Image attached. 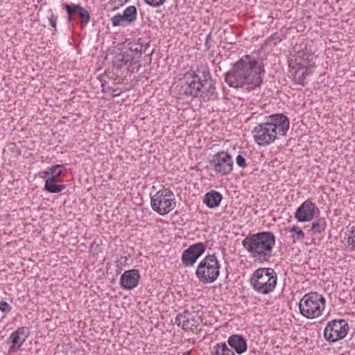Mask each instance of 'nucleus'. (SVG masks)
Segmentation results:
<instances>
[{
  "instance_id": "nucleus-1",
  "label": "nucleus",
  "mask_w": 355,
  "mask_h": 355,
  "mask_svg": "<svg viewBox=\"0 0 355 355\" xmlns=\"http://www.w3.org/2000/svg\"><path fill=\"white\" fill-rule=\"evenodd\" d=\"M266 71L262 60L245 55L236 61L225 74V81L231 87L251 90L260 87Z\"/></svg>"
},
{
  "instance_id": "nucleus-2",
  "label": "nucleus",
  "mask_w": 355,
  "mask_h": 355,
  "mask_svg": "<svg viewBox=\"0 0 355 355\" xmlns=\"http://www.w3.org/2000/svg\"><path fill=\"white\" fill-rule=\"evenodd\" d=\"M216 87L208 69L200 71L199 69L187 72L184 76V83L178 88L179 98L183 96L200 98L204 101H209L216 96Z\"/></svg>"
},
{
  "instance_id": "nucleus-3",
  "label": "nucleus",
  "mask_w": 355,
  "mask_h": 355,
  "mask_svg": "<svg viewBox=\"0 0 355 355\" xmlns=\"http://www.w3.org/2000/svg\"><path fill=\"white\" fill-rule=\"evenodd\" d=\"M290 127L288 118L283 114L268 116L266 121L259 123L252 130L254 141L260 146H266L285 136Z\"/></svg>"
},
{
  "instance_id": "nucleus-4",
  "label": "nucleus",
  "mask_w": 355,
  "mask_h": 355,
  "mask_svg": "<svg viewBox=\"0 0 355 355\" xmlns=\"http://www.w3.org/2000/svg\"><path fill=\"white\" fill-rule=\"evenodd\" d=\"M275 243V236L271 232H258L245 237L242 241L250 257L259 263L268 261L272 257Z\"/></svg>"
},
{
  "instance_id": "nucleus-5",
  "label": "nucleus",
  "mask_w": 355,
  "mask_h": 355,
  "mask_svg": "<svg viewBox=\"0 0 355 355\" xmlns=\"http://www.w3.org/2000/svg\"><path fill=\"white\" fill-rule=\"evenodd\" d=\"M277 283V275L274 269L259 268L251 275L250 284L253 290L261 295H268L275 290Z\"/></svg>"
},
{
  "instance_id": "nucleus-6",
  "label": "nucleus",
  "mask_w": 355,
  "mask_h": 355,
  "mask_svg": "<svg viewBox=\"0 0 355 355\" xmlns=\"http://www.w3.org/2000/svg\"><path fill=\"white\" fill-rule=\"evenodd\" d=\"M220 268V266L216 254H208L198 263L196 276L203 284H212L219 277Z\"/></svg>"
},
{
  "instance_id": "nucleus-7",
  "label": "nucleus",
  "mask_w": 355,
  "mask_h": 355,
  "mask_svg": "<svg viewBox=\"0 0 355 355\" xmlns=\"http://www.w3.org/2000/svg\"><path fill=\"white\" fill-rule=\"evenodd\" d=\"M325 302V298L317 292L307 293L298 303L300 313L309 319L318 318L324 309Z\"/></svg>"
},
{
  "instance_id": "nucleus-8",
  "label": "nucleus",
  "mask_w": 355,
  "mask_h": 355,
  "mask_svg": "<svg viewBox=\"0 0 355 355\" xmlns=\"http://www.w3.org/2000/svg\"><path fill=\"white\" fill-rule=\"evenodd\" d=\"M176 202L173 193L168 189L164 188L156 192L150 198L153 210L161 216L171 212L175 207Z\"/></svg>"
},
{
  "instance_id": "nucleus-9",
  "label": "nucleus",
  "mask_w": 355,
  "mask_h": 355,
  "mask_svg": "<svg viewBox=\"0 0 355 355\" xmlns=\"http://www.w3.org/2000/svg\"><path fill=\"white\" fill-rule=\"evenodd\" d=\"M348 322L344 319L329 321L324 330V338L329 343L343 339L349 331Z\"/></svg>"
},
{
  "instance_id": "nucleus-10",
  "label": "nucleus",
  "mask_w": 355,
  "mask_h": 355,
  "mask_svg": "<svg viewBox=\"0 0 355 355\" xmlns=\"http://www.w3.org/2000/svg\"><path fill=\"white\" fill-rule=\"evenodd\" d=\"M216 173L227 175L233 171V159L230 154L223 150L214 154L209 161Z\"/></svg>"
},
{
  "instance_id": "nucleus-11",
  "label": "nucleus",
  "mask_w": 355,
  "mask_h": 355,
  "mask_svg": "<svg viewBox=\"0 0 355 355\" xmlns=\"http://www.w3.org/2000/svg\"><path fill=\"white\" fill-rule=\"evenodd\" d=\"M206 246L199 242L190 245L182 254V262L185 267L193 266L197 259L205 252Z\"/></svg>"
},
{
  "instance_id": "nucleus-12",
  "label": "nucleus",
  "mask_w": 355,
  "mask_h": 355,
  "mask_svg": "<svg viewBox=\"0 0 355 355\" xmlns=\"http://www.w3.org/2000/svg\"><path fill=\"white\" fill-rule=\"evenodd\" d=\"M128 46L129 50L132 53V55H134L135 60L139 62L141 55L144 53L147 64H150L151 63V55L154 53V49H149L150 42L144 43L141 39H139L137 42L130 43Z\"/></svg>"
},
{
  "instance_id": "nucleus-13",
  "label": "nucleus",
  "mask_w": 355,
  "mask_h": 355,
  "mask_svg": "<svg viewBox=\"0 0 355 355\" xmlns=\"http://www.w3.org/2000/svg\"><path fill=\"white\" fill-rule=\"evenodd\" d=\"M137 17V8L135 6H128L122 15L118 14L111 17L113 26H125L133 23Z\"/></svg>"
},
{
  "instance_id": "nucleus-14",
  "label": "nucleus",
  "mask_w": 355,
  "mask_h": 355,
  "mask_svg": "<svg viewBox=\"0 0 355 355\" xmlns=\"http://www.w3.org/2000/svg\"><path fill=\"white\" fill-rule=\"evenodd\" d=\"M63 8L67 11L68 21H71L73 19V15H77L81 19V23L85 25L90 21L91 17L89 12L80 5L64 3Z\"/></svg>"
},
{
  "instance_id": "nucleus-15",
  "label": "nucleus",
  "mask_w": 355,
  "mask_h": 355,
  "mask_svg": "<svg viewBox=\"0 0 355 355\" xmlns=\"http://www.w3.org/2000/svg\"><path fill=\"white\" fill-rule=\"evenodd\" d=\"M63 8L67 11L68 21H71L73 19V15H77L81 19V23L85 25L90 21L91 17L89 12L80 5L64 3Z\"/></svg>"
},
{
  "instance_id": "nucleus-16",
  "label": "nucleus",
  "mask_w": 355,
  "mask_h": 355,
  "mask_svg": "<svg viewBox=\"0 0 355 355\" xmlns=\"http://www.w3.org/2000/svg\"><path fill=\"white\" fill-rule=\"evenodd\" d=\"M28 329L26 327H21L13 331L8 338V341L11 343L8 352H17L28 336Z\"/></svg>"
},
{
  "instance_id": "nucleus-17",
  "label": "nucleus",
  "mask_w": 355,
  "mask_h": 355,
  "mask_svg": "<svg viewBox=\"0 0 355 355\" xmlns=\"http://www.w3.org/2000/svg\"><path fill=\"white\" fill-rule=\"evenodd\" d=\"M315 208V205L307 200L297 209L295 213V218L298 222L310 221L314 217Z\"/></svg>"
},
{
  "instance_id": "nucleus-18",
  "label": "nucleus",
  "mask_w": 355,
  "mask_h": 355,
  "mask_svg": "<svg viewBox=\"0 0 355 355\" xmlns=\"http://www.w3.org/2000/svg\"><path fill=\"white\" fill-rule=\"evenodd\" d=\"M140 279L139 271L137 269L125 270L121 276L120 285L125 290L136 288Z\"/></svg>"
},
{
  "instance_id": "nucleus-19",
  "label": "nucleus",
  "mask_w": 355,
  "mask_h": 355,
  "mask_svg": "<svg viewBox=\"0 0 355 355\" xmlns=\"http://www.w3.org/2000/svg\"><path fill=\"white\" fill-rule=\"evenodd\" d=\"M175 323L181 327L184 330H192L198 325V322L192 314L188 311L184 310L182 313H178L175 318Z\"/></svg>"
},
{
  "instance_id": "nucleus-20",
  "label": "nucleus",
  "mask_w": 355,
  "mask_h": 355,
  "mask_svg": "<svg viewBox=\"0 0 355 355\" xmlns=\"http://www.w3.org/2000/svg\"><path fill=\"white\" fill-rule=\"evenodd\" d=\"M228 345L233 349L237 354H242L246 352L248 345L243 336L234 334L227 339Z\"/></svg>"
},
{
  "instance_id": "nucleus-21",
  "label": "nucleus",
  "mask_w": 355,
  "mask_h": 355,
  "mask_svg": "<svg viewBox=\"0 0 355 355\" xmlns=\"http://www.w3.org/2000/svg\"><path fill=\"white\" fill-rule=\"evenodd\" d=\"M223 199L222 195L215 190L207 192L203 198V202L209 208L213 209L219 206Z\"/></svg>"
},
{
  "instance_id": "nucleus-22",
  "label": "nucleus",
  "mask_w": 355,
  "mask_h": 355,
  "mask_svg": "<svg viewBox=\"0 0 355 355\" xmlns=\"http://www.w3.org/2000/svg\"><path fill=\"white\" fill-rule=\"evenodd\" d=\"M210 355H235V354L225 343H220L214 346Z\"/></svg>"
},
{
  "instance_id": "nucleus-23",
  "label": "nucleus",
  "mask_w": 355,
  "mask_h": 355,
  "mask_svg": "<svg viewBox=\"0 0 355 355\" xmlns=\"http://www.w3.org/2000/svg\"><path fill=\"white\" fill-rule=\"evenodd\" d=\"M291 233L290 237L293 240V243H295L297 241H302L304 239L305 234L302 230L297 225H293L289 228Z\"/></svg>"
},
{
  "instance_id": "nucleus-24",
  "label": "nucleus",
  "mask_w": 355,
  "mask_h": 355,
  "mask_svg": "<svg viewBox=\"0 0 355 355\" xmlns=\"http://www.w3.org/2000/svg\"><path fill=\"white\" fill-rule=\"evenodd\" d=\"M298 65L299 67L293 73V80L296 84L304 86L307 75L303 71V67H301V64H298Z\"/></svg>"
},
{
  "instance_id": "nucleus-25",
  "label": "nucleus",
  "mask_w": 355,
  "mask_h": 355,
  "mask_svg": "<svg viewBox=\"0 0 355 355\" xmlns=\"http://www.w3.org/2000/svg\"><path fill=\"white\" fill-rule=\"evenodd\" d=\"M326 225L327 222L325 219L323 218H320L312 223L311 230L314 234H319L324 230Z\"/></svg>"
},
{
  "instance_id": "nucleus-26",
  "label": "nucleus",
  "mask_w": 355,
  "mask_h": 355,
  "mask_svg": "<svg viewBox=\"0 0 355 355\" xmlns=\"http://www.w3.org/2000/svg\"><path fill=\"white\" fill-rule=\"evenodd\" d=\"M65 189L64 184H58L56 183L45 182L44 189L52 193L61 192Z\"/></svg>"
},
{
  "instance_id": "nucleus-27",
  "label": "nucleus",
  "mask_w": 355,
  "mask_h": 355,
  "mask_svg": "<svg viewBox=\"0 0 355 355\" xmlns=\"http://www.w3.org/2000/svg\"><path fill=\"white\" fill-rule=\"evenodd\" d=\"M64 168L62 164H56L48 168L46 171L44 172V174L46 176L52 175L54 176L60 177L62 174V168Z\"/></svg>"
},
{
  "instance_id": "nucleus-28",
  "label": "nucleus",
  "mask_w": 355,
  "mask_h": 355,
  "mask_svg": "<svg viewBox=\"0 0 355 355\" xmlns=\"http://www.w3.org/2000/svg\"><path fill=\"white\" fill-rule=\"evenodd\" d=\"M117 61L120 62L119 65H128V64H135L137 63L138 62L135 60L134 55H129V54H125L123 53L121 55V58H118Z\"/></svg>"
},
{
  "instance_id": "nucleus-29",
  "label": "nucleus",
  "mask_w": 355,
  "mask_h": 355,
  "mask_svg": "<svg viewBox=\"0 0 355 355\" xmlns=\"http://www.w3.org/2000/svg\"><path fill=\"white\" fill-rule=\"evenodd\" d=\"M347 242L349 245L352 246V249L355 250V226L352 227Z\"/></svg>"
},
{
  "instance_id": "nucleus-30",
  "label": "nucleus",
  "mask_w": 355,
  "mask_h": 355,
  "mask_svg": "<svg viewBox=\"0 0 355 355\" xmlns=\"http://www.w3.org/2000/svg\"><path fill=\"white\" fill-rule=\"evenodd\" d=\"M12 309L11 306L6 301L0 300V311L4 313H9Z\"/></svg>"
},
{
  "instance_id": "nucleus-31",
  "label": "nucleus",
  "mask_w": 355,
  "mask_h": 355,
  "mask_svg": "<svg viewBox=\"0 0 355 355\" xmlns=\"http://www.w3.org/2000/svg\"><path fill=\"white\" fill-rule=\"evenodd\" d=\"M236 162L241 168H245L247 166L245 157L241 155H238L236 157Z\"/></svg>"
},
{
  "instance_id": "nucleus-32",
  "label": "nucleus",
  "mask_w": 355,
  "mask_h": 355,
  "mask_svg": "<svg viewBox=\"0 0 355 355\" xmlns=\"http://www.w3.org/2000/svg\"><path fill=\"white\" fill-rule=\"evenodd\" d=\"M145 2L153 7H159L163 5L166 0H144Z\"/></svg>"
},
{
  "instance_id": "nucleus-33",
  "label": "nucleus",
  "mask_w": 355,
  "mask_h": 355,
  "mask_svg": "<svg viewBox=\"0 0 355 355\" xmlns=\"http://www.w3.org/2000/svg\"><path fill=\"white\" fill-rule=\"evenodd\" d=\"M57 18V16H55L53 13H51V16L49 17L51 26L55 28L54 31H56Z\"/></svg>"
},
{
  "instance_id": "nucleus-34",
  "label": "nucleus",
  "mask_w": 355,
  "mask_h": 355,
  "mask_svg": "<svg viewBox=\"0 0 355 355\" xmlns=\"http://www.w3.org/2000/svg\"><path fill=\"white\" fill-rule=\"evenodd\" d=\"M309 53L310 52H308L304 49L298 50L297 52V58H300L302 60H304Z\"/></svg>"
},
{
  "instance_id": "nucleus-35",
  "label": "nucleus",
  "mask_w": 355,
  "mask_h": 355,
  "mask_svg": "<svg viewBox=\"0 0 355 355\" xmlns=\"http://www.w3.org/2000/svg\"><path fill=\"white\" fill-rule=\"evenodd\" d=\"M110 92L112 93V96L114 97L118 96L121 94V92H119L118 89H115L110 86L106 87V92Z\"/></svg>"
},
{
  "instance_id": "nucleus-36",
  "label": "nucleus",
  "mask_w": 355,
  "mask_h": 355,
  "mask_svg": "<svg viewBox=\"0 0 355 355\" xmlns=\"http://www.w3.org/2000/svg\"><path fill=\"white\" fill-rule=\"evenodd\" d=\"M211 38V33H209V34L207 35L205 41V47L206 50H207V51L209 50L211 48V44H210Z\"/></svg>"
},
{
  "instance_id": "nucleus-37",
  "label": "nucleus",
  "mask_w": 355,
  "mask_h": 355,
  "mask_svg": "<svg viewBox=\"0 0 355 355\" xmlns=\"http://www.w3.org/2000/svg\"><path fill=\"white\" fill-rule=\"evenodd\" d=\"M51 176L47 178L45 180V182H50V183H56L58 181V176H54L52 175H50Z\"/></svg>"
},
{
  "instance_id": "nucleus-38",
  "label": "nucleus",
  "mask_w": 355,
  "mask_h": 355,
  "mask_svg": "<svg viewBox=\"0 0 355 355\" xmlns=\"http://www.w3.org/2000/svg\"><path fill=\"white\" fill-rule=\"evenodd\" d=\"M314 58V55L313 53H309L308 54V55L305 58V59L304 60V61L306 62L307 63H311L313 62V60Z\"/></svg>"
},
{
  "instance_id": "nucleus-39",
  "label": "nucleus",
  "mask_w": 355,
  "mask_h": 355,
  "mask_svg": "<svg viewBox=\"0 0 355 355\" xmlns=\"http://www.w3.org/2000/svg\"><path fill=\"white\" fill-rule=\"evenodd\" d=\"M301 67H303V71L308 76L309 73H312L311 66L304 67L302 64H301Z\"/></svg>"
},
{
  "instance_id": "nucleus-40",
  "label": "nucleus",
  "mask_w": 355,
  "mask_h": 355,
  "mask_svg": "<svg viewBox=\"0 0 355 355\" xmlns=\"http://www.w3.org/2000/svg\"><path fill=\"white\" fill-rule=\"evenodd\" d=\"M100 81H101V87H102V92L105 93L106 92V84H107V82L106 80H102L101 78L100 79Z\"/></svg>"
},
{
  "instance_id": "nucleus-41",
  "label": "nucleus",
  "mask_w": 355,
  "mask_h": 355,
  "mask_svg": "<svg viewBox=\"0 0 355 355\" xmlns=\"http://www.w3.org/2000/svg\"><path fill=\"white\" fill-rule=\"evenodd\" d=\"M209 57L210 58H214V51H211V52H209Z\"/></svg>"
},
{
  "instance_id": "nucleus-42",
  "label": "nucleus",
  "mask_w": 355,
  "mask_h": 355,
  "mask_svg": "<svg viewBox=\"0 0 355 355\" xmlns=\"http://www.w3.org/2000/svg\"><path fill=\"white\" fill-rule=\"evenodd\" d=\"M211 62H212V64H215V59H213V60H211Z\"/></svg>"
},
{
  "instance_id": "nucleus-43",
  "label": "nucleus",
  "mask_w": 355,
  "mask_h": 355,
  "mask_svg": "<svg viewBox=\"0 0 355 355\" xmlns=\"http://www.w3.org/2000/svg\"><path fill=\"white\" fill-rule=\"evenodd\" d=\"M139 68H140V65H139V66H138L137 69V71H139Z\"/></svg>"
},
{
  "instance_id": "nucleus-44",
  "label": "nucleus",
  "mask_w": 355,
  "mask_h": 355,
  "mask_svg": "<svg viewBox=\"0 0 355 355\" xmlns=\"http://www.w3.org/2000/svg\"><path fill=\"white\" fill-rule=\"evenodd\" d=\"M183 355H189V353H184Z\"/></svg>"
}]
</instances>
